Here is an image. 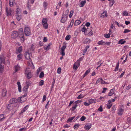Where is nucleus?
Instances as JSON below:
<instances>
[{
	"label": "nucleus",
	"mask_w": 131,
	"mask_h": 131,
	"mask_svg": "<svg viewBox=\"0 0 131 131\" xmlns=\"http://www.w3.org/2000/svg\"><path fill=\"white\" fill-rule=\"evenodd\" d=\"M24 32L25 35L27 36H29L31 34L30 28L28 26H26L24 28Z\"/></svg>",
	"instance_id": "f257e3e1"
},
{
	"label": "nucleus",
	"mask_w": 131,
	"mask_h": 131,
	"mask_svg": "<svg viewBox=\"0 0 131 131\" xmlns=\"http://www.w3.org/2000/svg\"><path fill=\"white\" fill-rule=\"evenodd\" d=\"M81 60V58H80L74 63L73 66L74 69H75L76 70H77L78 68L80 66V61Z\"/></svg>",
	"instance_id": "f03ea898"
},
{
	"label": "nucleus",
	"mask_w": 131,
	"mask_h": 131,
	"mask_svg": "<svg viewBox=\"0 0 131 131\" xmlns=\"http://www.w3.org/2000/svg\"><path fill=\"white\" fill-rule=\"evenodd\" d=\"M24 56L25 58L26 59H29L32 57V54L30 53H29L28 52H26Z\"/></svg>",
	"instance_id": "7ed1b4c3"
},
{
	"label": "nucleus",
	"mask_w": 131,
	"mask_h": 131,
	"mask_svg": "<svg viewBox=\"0 0 131 131\" xmlns=\"http://www.w3.org/2000/svg\"><path fill=\"white\" fill-rule=\"evenodd\" d=\"M6 12L7 16H10L11 15L12 10L10 8L9 9L7 7H6Z\"/></svg>",
	"instance_id": "20e7f679"
},
{
	"label": "nucleus",
	"mask_w": 131,
	"mask_h": 131,
	"mask_svg": "<svg viewBox=\"0 0 131 131\" xmlns=\"http://www.w3.org/2000/svg\"><path fill=\"white\" fill-rule=\"evenodd\" d=\"M18 101L20 102L21 103L24 102L26 101V98H24V97H18L17 99Z\"/></svg>",
	"instance_id": "39448f33"
},
{
	"label": "nucleus",
	"mask_w": 131,
	"mask_h": 131,
	"mask_svg": "<svg viewBox=\"0 0 131 131\" xmlns=\"http://www.w3.org/2000/svg\"><path fill=\"white\" fill-rule=\"evenodd\" d=\"M18 36V32L16 31H14L13 32L12 35V38H16Z\"/></svg>",
	"instance_id": "423d86ee"
},
{
	"label": "nucleus",
	"mask_w": 131,
	"mask_h": 131,
	"mask_svg": "<svg viewBox=\"0 0 131 131\" xmlns=\"http://www.w3.org/2000/svg\"><path fill=\"white\" fill-rule=\"evenodd\" d=\"M5 57L3 55H2L0 57V59L1 60V63L2 64V63L4 64L5 63Z\"/></svg>",
	"instance_id": "0eeeda50"
},
{
	"label": "nucleus",
	"mask_w": 131,
	"mask_h": 131,
	"mask_svg": "<svg viewBox=\"0 0 131 131\" xmlns=\"http://www.w3.org/2000/svg\"><path fill=\"white\" fill-rule=\"evenodd\" d=\"M67 17L62 15L60 21L62 23H64L67 20Z\"/></svg>",
	"instance_id": "6e6552de"
},
{
	"label": "nucleus",
	"mask_w": 131,
	"mask_h": 131,
	"mask_svg": "<svg viewBox=\"0 0 131 131\" xmlns=\"http://www.w3.org/2000/svg\"><path fill=\"white\" fill-rule=\"evenodd\" d=\"M23 49L21 46H20L16 50V54L20 53L22 51Z\"/></svg>",
	"instance_id": "1a4fd4ad"
},
{
	"label": "nucleus",
	"mask_w": 131,
	"mask_h": 131,
	"mask_svg": "<svg viewBox=\"0 0 131 131\" xmlns=\"http://www.w3.org/2000/svg\"><path fill=\"white\" fill-rule=\"evenodd\" d=\"M16 98H13L11 99L10 101V104H12L15 103L17 102V101H18L17 100H16Z\"/></svg>",
	"instance_id": "9d476101"
},
{
	"label": "nucleus",
	"mask_w": 131,
	"mask_h": 131,
	"mask_svg": "<svg viewBox=\"0 0 131 131\" xmlns=\"http://www.w3.org/2000/svg\"><path fill=\"white\" fill-rule=\"evenodd\" d=\"M91 127V124H86V125L84 128L85 129L87 130H89Z\"/></svg>",
	"instance_id": "9b49d317"
},
{
	"label": "nucleus",
	"mask_w": 131,
	"mask_h": 131,
	"mask_svg": "<svg viewBox=\"0 0 131 131\" xmlns=\"http://www.w3.org/2000/svg\"><path fill=\"white\" fill-rule=\"evenodd\" d=\"M107 13L106 12L104 11L103 13H102L101 16H100V17L101 18H103L105 16L107 17Z\"/></svg>",
	"instance_id": "f8f14e48"
},
{
	"label": "nucleus",
	"mask_w": 131,
	"mask_h": 131,
	"mask_svg": "<svg viewBox=\"0 0 131 131\" xmlns=\"http://www.w3.org/2000/svg\"><path fill=\"white\" fill-rule=\"evenodd\" d=\"M15 1L14 0H9V4L10 6H12L15 4Z\"/></svg>",
	"instance_id": "ddd939ff"
},
{
	"label": "nucleus",
	"mask_w": 131,
	"mask_h": 131,
	"mask_svg": "<svg viewBox=\"0 0 131 131\" xmlns=\"http://www.w3.org/2000/svg\"><path fill=\"white\" fill-rule=\"evenodd\" d=\"M114 89H111L110 90V92L108 94V95L110 96H111L112 95H113V94L114 93Z\"/></svg>",
	"instance_id": "4468645a"
},
{
	"label": "nucleus",
	"mask_w": 131,
	"mask_h": 131,
	"mask_svg": "<svg viewBox=\"0 0 131 131\" xmlns=\"http://www.w3.org/2000/svg\"><path fill=\"white\" fill-rule=\"evenodd\" d=\"M7 91L6 89H3L2 90V95L3 96H5L7 94Z\"/></svg>",
	"instance_id": "2eb2a0df"
},
{
	"label": "nucleus",
	"mask_w": 131,
	"mask_h": 131,
	"mask_svg": "<svg viewBox=\"0 0 131 131\" xmlns=\"http://www.w3.org/2000/svg\"><path fill=\"white\" fill-rule=\"evenodd\" d=\"M90 39L88 38H86L84 39L83 43L84 44L88 43L90 42Z\"/></svg>",
	"instance_id": "dca6fc26"
},
{
	"label": "nucleus",
	"mask_w": 131,
	"mask_h": 131,
	"mask_svg": "<svg viewBox=\"0 0 131 131\" xmlns=\"http://www.w3.org/2000/svg\"><path fill=\"white\" fill-rule=\"evenodd\" d=\"M4 69V66L1 64V62H0V73H2L3 72Z\"/></svg>",
	"instance_id": "f3484780"
},
{
	"label": "nucleus",
	"mask_w": 131,
	"mask_h": 131,
	"mask_svg": "<svg viewBox=\"0 0 131 131\" xmlns=\"http://www.w3.org/2000/svg\"><path fill=\"white\" fill-rule=\"evenodd\" d=\"M17 84L18 85V89L19 91L20 92H21V86L20 82H17Z\"/></svg>",
	"instance_id": "a211bd4d"
},
{
	"label": "nucleus",
	"mask_w": 131,
	"mask_h": 131,
	"mask_svg": "<svg viewBox=\"0 0 131 131\" xmlns=\"http://www.w3.org/2000/svg\"><path fill=\"white\" fill-rule=\"evenodd\" d=\"M20 67L17 64L14 67L15 70V72H16L20 69Z\"/></svg>",
	"instance_id": "6ab92c4d"
},
{
	"label": "nucleus",
	"mask_w": 131,
	"mask_h": 131,
	"mask_svg": "<svg viewBox=\"0 0 131 131\" xmlns=\"http://www.w3.org/2000/svg\"><path fill=\"white\" fill-rule=\"evenodd\" d=\"M123 111L124 110L123 109H122V108H121L118 111L117 114L118 115H121L123 113Z\"/></svg>",
	"instance_id": "aec40b11"
},
{
	"label": "nucleus",
	"mask_w": 131,
	"mask_h": 131,
	"mask_svg": "<svg viewBox=\"0 0 131 131\" xmlns=\"http://www.w3.org/2000/svg\"><path fill=\"white\" fill-rule=\"evenodd\" d=\"M81 23V21L80 20H77L75 22L74 25L75 26H77L80 24Z\"/></svg>",
	"instance_id": "412c9836"
},
{
	"label": "nucleus",
	"mask_w": 131,
	"mask_h": 131,
	"mask_svg": "<svg viewBox=\"0 0 131 131\" xmlns=\"http://www.w3.org/2000/svg\"><path fill=\"white\" fill-rule=\"evenodd\" d=\"M86 2V1L85 0L82 1L80 3L79 6L81 7H82L84 6V5L85 4Z\"/></svg>",
	"instance_id": "4be33fe9"
},
{
	"label": "nucleus",
	"mask_w": 131,
	"mask_h": 131,
	"mask_svg": "<svg viewBox=\"0 0 131 131\" xmlns=\"http://www.w3.org/2000/svg\"><path fill=\"white\" fill-rule=\"evenodd\" d=\"M69 12V10L67 9L65 11V13H63L62 15H64V16H66L67 17H68V14Z\"/></svg>",
	"instance_id": "5701e85b"
},
{
	"label": "nucleus",
	"mask_w": 131,
	"mask_h": 131,
	"mask_svg": "<svg viewBox=\"0 0 131 131\" xmlns=\"http://www.w3.org/2000/svg\"><path fill=\"white\" fill-rule=\"evenodd\" d=\"M74 23V20H72L70 22V24L69 25H68L67 27V29L68 30V28H70V27H71L73 25Z\"/></svg>",
	"instance_id": "b1692460"
},
{
	"label": "nucleus",
	"mask_w": 131,
	"mask_h": 131,
	"mask_svg": "<svg viewBox=\"0 0 131 131\" xmlns=\"http://www.w3.org/2000/svg\"><path fill=\"white\" fill-rule=\"evenodd\" d=\"M29 106L28 105H26L25 107L23 110H22L21 112V113H23L28 108Z\"/></svg>",
	"instance_id": "393cba45"
},
{
	"label": "nucleus",
	"mask_w": 131,
	"mask_h": 131,
	"mask_svg": "<svg viewBox=\"0 0 131 131\" xmlns=\"http://www.w3.org/2000/svg\"><path fill=\"white\" fill-rule=\"evenodd\" d=\"M23 57V54L21 53H19L17 56V58L18 60H20L22 59Z\"/></svg>",
	"instance_id": "a878e982"
},
{
	"label": "nucleus",
	"mask_w": 131,
	"mask_h": 131,
	"mask_svg": "<svg viewBox=\"0 0 131 131\" xmlns=\"http://www.w3.org/2000/svg\"><path fill=\"white\" fill-rule=\"evenodd\" d=\"M89 101L90 104L93 103H96L95 101L93 99H91L90 100H89Z\"/></svg>",
	"instance_id": "bb28decb"
},
{
	"label": "nucleus",
	"mask_w": 131,
	"mask_h": 131,
	"mask_svg": "<svg viewBox=\"0 0 131 131\" xmlns=\"http://www.w3.org/2000/svg\"><path fill=\"white\" fill-rule=\"evenodd\" d=\"M27 74V78L29 79L31 78L32 77V75L30 72L28 73Z\"/></svg>",
	"instance_id": "cd10ccee"
},
{
	"label": "nucleus",
	"mask_w": 131,
	"mask_h": 131,
	"mask_svg": "<svg viewBox=\"0 0 131 131\" xmlns=\"http://www.w3.org/2000/svg\"><path fill=\"white\" fill-rule=\"evenodd\" d=\"M75 116L72 117H70L67 120V123L70 122H72V120L74 118Z\"/></svg>",
	"instance_id": "c85d7f7f"
},
{
	"label": "nucleus",
	"mask_w": 131,
	"mask_h": 131,
	"mask_svg": "<svg viewBox=\"0 0 131 131\" xmlns=\"http://www.w3.org/2000/svg\"><path fill=\"white\" fill-rule=\"evenodd\" d=\"M105 42L103 41L102 40H101L98 42L97 43L99 45H105Z\"/></svg>",
	"instance_id": "c756f323"
},
{
	"label": "nucleus",
	"mask_w": 131,
	"mask_h": 131,
	"mask_svg": "<svg viewBox=\"0 0 131 131\" xmlns=\"http://www.w3.org/2000/svg\"><path fill=\"white\" fill-rule=\"evenodd\" d=\"M5 118V117L4 116V114H2L0 115V121H2Z\"/></svg>",
	"instance_id": "7c9ffc66"
},
{
	"label": "nucleus",
	"mask_w": 131,
	"mask_h": 131,
	"mask_svg": "<svg viewBox=\"0 0 131 131\" xmlns=\"http://www.w3.org/2000/svg\"><path fill=\"white\" fill-rule=\"evenodd\" d=\"M7 107V108L8 110H10L12 108V105L11 104H9Z\"/></svg>",
	"instance_id": "2f4dec72"
},
{
	"label": "nucleus",
	"mask_w": 131,
	"mask_h": 131,
	"mask_svg": "<svg viewBox=\"0 0 131 131\" xmlns=\"http://www.w3.org/2000/svg\"><path fill=\"white\" fill-rule=\"evenodd\" d=\"M18 36L19 37H22L24 36V32H18Z\"/></svg>",
	"instance_id": "473e14b6"
},
{
	"label": "nucleus",
	"mask_w": 131,
	"mask_h": 131,
	"mask_svg": "<svg viewBox=\"0 0 131 131\" xmlns=\"http://www.w3.org/2000/svg\"><path fill=\"white\" fill-rule=\"evenodd\" d=\"M42 24H45L47 23V20L46 18H44L42 20Z\"/></svg>",
	"instance_id": "72a5a7b5"
},
{
	"label": "nucleus",
	"mask_w": 131,
	"mask_h": 131,
	"mask_svg": "<svg viewBox=\"0 0 131 131\" xmlns=\"http://www.w3.org/2000/svg\"><path fill=\"white\" fill-rule=\"evenodd\" d=\"M19 14H16V16L17 19L18 21H19L20 20L21 17V16Z\"/></svg>",
	"instance_id": "f704fd0d"
},
{
	"label": "nucleus",
	"mask_w": 131,
	"mask_h": 131,
	"mask_svg": "<svg viewBox=\"0 0 131 131\" xmlns=\"http://www.w3.org/2000/svg\"><path fill=\"white\" fill-rule=\"evenodd\" d=\"M26 85L29 86L31 84V82L29 80H27L26 82Z\"/></svg>",
	"instance_id": "c9c22d12"
},
{
	"label": "nucleus",
	"mask_w": 131,
	"mask_h": 131,
	"mask_svg": "<svg viewBox=\"0 0 131 131\" xmlns=\"http://www.w3.org/2000/svg\"><path fill=\"white\" fill-rule=\"evenodd\" d=\"M126 42L125 40H123V39H121L118 42L119 44H122L125 43Z\"/></svg>",
	"instance_id": "e433bc0d"
},
{
	"label": "nucleus",
	"mask_w": 131,
	"mask_h": 131,
	"mask_svg": "<svg viewBox=\"0 0 131 131\" xmlns=\"http://www.w3.org/2000/svg\"><path fill=\"white\" fill-rule=\"evenodd\" d=\"M16 14H20V9L19 8H17L16 10Z\"/></svg>",
	"instance_id": "4c0bfd02"
},
{
	"label": "nucleus",
	"mask_w": 131,
	"mask_h": 131,
	"mask_svg": "<svg viewBox=\"0 0 131 131\" xmlns=\"http://www.w3.org/2000/svg\"><path fill=\"white\" fill-rule=\"evenodd\" d=\"M50 43H49L48 45L46 47H44V49L45 50H49L50 48Z\"/></svg>",
	"instance_id": "58836bf2"
},
{
	"label": "nucleus",
	"mask_w": 131,
	"mask_h": 131,
	"mask_svg": "<svg viewBox=\"0 0 131 131\" xmlns=\"http://www.w3.org/2000/svg\"><path fill=\"white\" fill-rule=\"evenodd\" d=\"M48 5V4L46 2H44L43 4V6L44 7L45 9H46Z\"/></svg>",
	"instance_id": "ea45409f"
},
{
	"label": "nucleus",
	"mask_w": 131,
	"mask_h": 131,
	"mask_svg": "<svg viewBox=\"0 0 131 131\" xmlns=\"http://www.w3.org/2000/svg\"><path fill=\"white\" fill-rule=\"evenodd\" d=\"M101 83L102 84H108V83L106 82H105L104 81L102 78H101Z\"/></svg>",
	"instance_id": "a19ab883"
},
{
	"label": "nucleus",
	"mask_w": 131,
	"mask_h": 131,
	"mask_svg": "<svg viewBox=\"0 0 131 131\" xmlns=\"http://www.w3.org/2000/svg\"><path fill=\"white\" fill-rule=\"evenodd\" d=\"M114 3V0H111L109 3V5L111 6V7L113 5Z\"/></svg>",
	"instance_id": "79ce46f5"
},
{
	"label": "nucleus",
	"mask_w": 131,
	"mask_h": 131,
	"mask_svg": "<svg viewBox=\"0 0 131 131\" xmlns=\"http://www.w3.org/2000/svg\"><path fill=\"white\" fill-rule=\"evenodd\" d=\"M79 126H80L79 124H76L74 126V128L75 129H77L78 128V127Z\"/></svg>",
	"instance_id": "37998d69"
},
{
	"label": "nucleus",
	"mask_w": 131,
	"mask_h": 131,
	"mask_svg": "<svg viewBox=\"0 0 131 131\" xmlns=\"http://www.w3.org/2000/svg\"><path fill=\"white\" fill-rule=\"evenodd\" d=\"M71 38V36L70 35H67L65 38V39L66 40H69Z\"/></svg>",
	"instance_id": "c03bdc74"
},
{
	"label": "nucleus",
	"mask_w": 131,
	"mask_h": 131,
	"mask_svg": "<svg viewBox=\"0 0 131 131\" xmlns=\"http://www.w3.org/2000/svg\"><path fill=\"white\" fill-rule=\"evenodd\" d=\"M74 11L73 10H71L70 12V14L69 15V17L70 18H71L73 15V13H74Z\"/></svg>",
	"instance_id": "a18cd8bd"
},
{
	"label": "nucleus",
	"mask_w": 131,
	"mask_h": 131,
	"mask_svg": "<svg viewBox=\"0 0 131 131\" xmlns=\"http://www.w3.org/2000/svg\"><path fill=\"white\" fill-rule=\"evenodd\" d=\"M29 87V86H27V85L25 86L23 89V91H25L26 92V91H27V89Z\"/></svg>",
	"instance_id": "49530a36"
},
{
	"label": "nucleus",
	"mask_w": 131,
	"mask_h": 131,
	"mask_svg": "<svg viewBox=\"0 0 131 131\" xmlns=\"http://www.w3.org/2000/svg\"><path fill=\"white\" fill-rule=\"evenodd\" d=\"M44 81L43 80H41L39 83V85L40 86H42L43 84Z\"/></svg>",
	"instance_id": "de8ad7c7"
},
{
	"label": "nucleus",
	"mask_w": 131,
	"mask_h": 131,
	"mask_svg": "<svg viewBox=\"0 0 131 131\" xmlns=\"http://www.w3.org/2000/svg\"><path fill=\"white\" fill-rule=\"evenodd\" d=\"M104 36L105 38H108L110 37V34H106L104 35Z\"/></svg>",
	"instance_id": "09e8293b"
},
{
	"label": "nucleus",
	"mask_w": 131,
	"mask_h": 131,
	"mask_svg": "<svg viewBox=\"0 0 131 131\" xmlns=\"http://www.w3.org/2000/svg\"><path fill=\"white\" fill-rule=\"evenodd\" d=\"M44 76V74L43 72H41L39 76V77L40 78H42Z\"/></svg>",
	"instance_id": "8fccbe9b"
},
{
	"label": "nucleus",
	"mask_w": 131,
	"mask_h": 131,
	"mask_svg": "<svg viewBox=\"0 0 131 131\" xmlns=\"http://www.w3.org/2000/svg\"><path fill=\"white\" fill-rule=\"evenodd\" d=\"M83 97L84 96L83 95L80 94L77 97V98L78 99H80L83 98Z\"/></svg>",
	"instance_id": "3c124183"
},
{
	"label": "nucleus",
	"mask_w": 131,
	"mask_h": 131,
	"mask_svg": "<svg viewBox=\"0 0 131 131\" xmlns=\"http://www.w3.org/2000/svg\"><path fill=\"white\" fill-rule=\"evenodd\" d=\"M123 16H127L128 15V13L126 11H124L123 13Z\"/></svg>",
	"instance_id": "603ef678"
},
{
	"label": "nucleus",
	"mask_w": 131,
	"mask_h": 131,
	"mask_svg": "<svg viewBox=\"0 0 131 131\" xmlns=\"http://www.w3.org/2000/svg\"><path fill=\"white\" fill-rule=\"evenodd\" d=\"M77 106V104H75L74 106H73L71 108L72 111H74V110L76 108Z\"/></svg>",
	"instance_id": "864d4df0"
},
{
	"label": "nucleus",
	"mask_w": 131,
	"mask_h": 131,
	"mask_svg": "<svg viewBox=\"0 0 131 131\" xmlns=\"http://www.w3.org/2000/svg\"><path fill=\"white\" fill-rule=\"evenodd\" d=\"M30 70H29V68H27L25 70L26 73L27 74L28 73L30 72Z\"/></svg>",
	"instance_id": "5fc2aeb1"
},
{
	"label": "nucleus",
	"mask_w": 131,
	"mask_h": 131,
	"mask_svg": "<svg viewBox=\"0 0 131 131\" xmlns=\"http://www.w3.org/2000/svg\"><path fill=\"white\" fill-rule=\"evenodd\" d=\"M61 68L60 67L59 68L57 69V73L59 74H60L61 72Z\"/></svg>",
	"instance_id": "6e6d98bb"
},
{
	"label": "nucleus",
	"mask_w": 131,
	"mask_h": 131,
	"mask_svg": "<svg viewBox=\"0 0 131 131\" xmlns=\"http://www.w3.org/2000/svg\"><path fill=\"white\" fill-rule=\"evenodd\" d=\"M46 99V95H44L43 96V98H42V102H44L45 101Z\"/></svg>",
	"instance_id": "4d7b16f0"
},
{
	"label": "nucleus",
	"mask_w": 131,
	"mask_h": 131,
	"mask_svg": "<svg viewBox=\"0 0 131 131\" xmlns=\"http://www.w3.org/2000/svg\"><path fill=\"white\" fill-rule=\"evenodd\" d=\"M43 25V27L45 28V29H47L48 27V25L47 23L45 24H42Z\"/></svg>",
	"instance_id": "13d9d810"
},
{
	"label": "nucleus",
	"mask_w": 131,
	"mask_h": 131,
	"mask_svg": "<svg viewBox=\"0 0 131 131\" xmlns=\"http://www.w3.org/2000/svg\"><path fill=\"white\" fill-rule=\"evenodd\" d=\"M86 119V117L84 116H82L80 118V120L81 121H83Z\"/></svg>",
	"instance_id": "bf43d9fd"
},
{
	"label": "nucleus",
	"mask_w": 131,
	"mask_h": 131,
	"mask_svg": "<svg viewBox=\"0 0 131 131\" xmlns=\"http://www.w3.org/2000/svg\"><path fill=\"white\" fill-rule=\"evenodd\" d=\"M98 110L100 112H102L103 111L102 107V105L100 106L99 108L98 109Z\"/></svg>",
	"instance_id": "052dcab7"
},
{
	"label": "nucleus",
	"mask_w": 131,
	"mask_h": 131,
	"mask_svg": "<svg viewBox=\"0 0 131 131\" xmlns=\"http://www.w3.org/2000/svg\"><path fill=\"white\" fill-rule=\"evenodd\" d=\"M66 45L63 46L61 49V50L64 51L65 49L66 48Z\"/></svg>",
	"instance_id": "680f3d73"
},
{
	"label": "nucleus",
	"mask_w": 131,
	"mask_h": 131,
	"mask_svg": "<svg viewBox=\"0 0 131 131\" xmlns=\"http://www.w3.org/2000/svg\"><path fill=\"white\" fill-rule=\"evenodd\" d=\"M30 4V3H29V1H28L27 7L29 10H30L31 8V5H29Z\"/></svg>",
	"instance_id": "e2e57ef3"
},
{
	"label": "nucleus",
	"mask_w": 131,
	"mask_h": 131,
	"mask_svg": "<svg viewBox=\"0 0 131 131\" xmlns=\"http://www.w3.org/2000/svg\"><path fill=\"white\" fill-rule=\"evenodd\" d=\"M90 71V69H89L86 71L84 74H85V75H86L89 73Z\"/></svg>",
	"instance_id": "0e129e2a"
},
{
	"label": "nucleus",
	"mask_w": 131,
	"mask_h": 131,
	"mask_svg": "<svg viewBox=\"0 0 131 131\" xmlns=\"http://www.w3.org/2000/svg\"><path fill=\"white\" fill-rule=\"evenodd\" d=\"M130 31V30L129 29H125L124 31V33H126Z\"/></svg>",
	"instance_id": "69168bd1"
},
{
	"label": "nucleus",
	"mask_w": 131,
	"mask_h": 131,
	"mask_svg": "<svg viewBox=\"0 0 131 131\" xmlns=\"http://www.w3.org/2000/svg\"><path fill=\"white\" fill-rule=\"evenodd\" d=\"M60 53L62 56H64L65 54L64 51L61 50Z\"/></svg>",
	"instance_id": "338daca9"
},
{
	"label": "nucleus",
	"mask_w": 131,
	"mask_h": 131,
	"mask_svg": "<svg viewBox=\"0 0 131 131\" xmlns=\"http://www.w3.org/2000/svg\"><path fill=\"white\" fill-rule=\"evenodd\" d=\"M107 90V88H103V91H102V93H105L106 91Z\"/></svg>",
	"instance_id": "774afa93"
}]
</instances>
